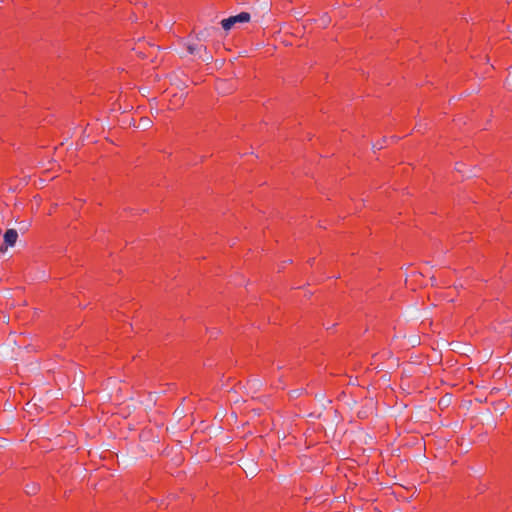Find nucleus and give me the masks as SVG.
<instances>
[{
  "label": "nucleus",
  "instance_id": "1",
  "mask_svg": "<svg viewBox=\"0 0 512 512\" xmlns=\"http://www.w3.org/2000/svg\"><path fill=\"white\" fill-rule=\"evenodd\" d=\"M251 16L248 12H240L237 15L230 16L221 21L222 28L226 31L230 30L236 23H246Z\"/></svg>",
  "mask_w": 512,
  "mask_h": 512
},
{
  "label": "nucleus",
  "instance_id": "2",
  "mask_svg": "<svg viewBox=\"0 0 512 512\" xmlns=\"http://www.w3.org/2000/svg\"><path fill=\"white\" fill-rule=\"evenodd\" d=\"M18 239V232L15 229H7L4 232L3 240L7 247H13Z\"/></svg>",
  "mask_w": 512,
  "mask_h": 512
},
{
  "label": "nucleus",
  "instance_id": "3",
  "mask_svg": "<svg viewBox=\"0 0 512 512\" xmlns=\"http://www.w3.org/2000/svg\"><path fill=\"white\" fill-rule=\"evenodd\" d=\"M204 51L206 54V47L203 46V45H198V44H189L188 45V52L191 54V55H194V56H199L200 58H202L204 61L205 60H208L211 58V56H207L206 58H204L202 55H201V52Z\"/></svg>",
  "mask_w": 512,
  "mask_h": 512
},
{
  "label": "nucleus",
  "instance_id": "4",
  "mask_svg": "<svg viewBox=\"0 0 512 512\" xmlns=\"http://www.w3.org/2000/svg\"><path fill=\"white\" fill-rule=\"evenodd\" d=\"M512 72H509L508 78H507V85L512 86Z\"/></svg>",
  "mask_w": 512,
  "mask_h": 512
}]
</instances>
